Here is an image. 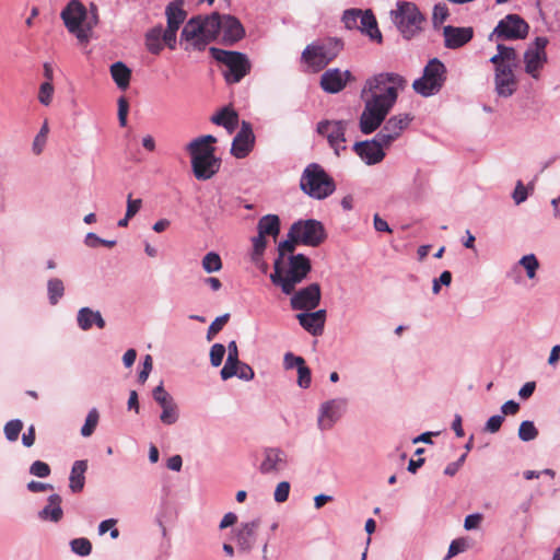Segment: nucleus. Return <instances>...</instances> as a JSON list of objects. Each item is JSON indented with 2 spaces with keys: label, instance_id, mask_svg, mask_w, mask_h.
<instances>
[{
  "label": "nucleus",
  "instance_id": "obj_30",
  "mask_svg": "<svg viewBox=\"0 0 560 560\" xmlns=\"http://www.w3.org/2000/svg\"><path fill=\"white\" fill-rule=\"evenodd\" d=\"M300 325L313 335H319L323 331L325 324V311L319 310L314 313L298 314Z\"/></svg>",
  "mask_w": 560,
  "mask_h": 560
},
{
  "label": "nucleus",
  "instance_id": "obj_55",
  "mask_svg": "<svg viewBox=\"0 0 560 560\" xmlns=\"http://www.w3.org/2000/svg\"><path fill=\"white\" fill-rule=\"evenodd\" d=\"M290 483L288 481H281L277 485L275 490V501L283 503L288 500L290 493Z\"/></svg>",
  "mask_w": 560,
  "mask_h": 560
},
{
  "label": "nucleus",
  "instance_id": "obj_14",
  "mask_svg": "<svg viewBox=\"0 0 560 560\" xmlns=\"http://www.w3.org/2000/svg\"><path fill=\"white\" fill-rule=\"evenodd\" d=\"M346 129L347 121L345 120H322L316 128L318 135L327 139L329 147L337 156L346 150Z\"/></svg>",
  "mask_w": 560,
  "mask_h": 560
},
{
  "label": "nucleus",
  "instance_id": "obj_49",
  "mask_svg": "<svg viewBox=\"0 0 560 560\" xmlns=\"http://www.w3.org/2000/svg\"><path fill=\"white\" fill-rule=\"evenodd\" d=\"M520 264L525 268L528 278L535 277L536 270L539 266L538 260L535 257V255L530 254V255L524 256L520 260Z\"/></svg>",
  "mask_w": 560,
  "mask_h": 560
},
{
  "label": "nucleus",
  "instance_id": "obj_26",
  "mask_svg": "<svg viewBox=\"0 0 560 560\" xmlns=\"http://www.w3.org/2000/svg\"><path fill=\"white\" fill-rule=\"evenodd\" d=\"M495 90L500 96L509 97L516 90V80L510 66L495 68Z\"/></svg>",
  "mask_w": 560,
  "mask_h": 560
},
{
  "label": "nucleus",
  "instance_id": "obj_23",
  "mask_svg": "<svg viewBox=\"0 0 560 560\" xmlns=\"http://www.w3.org/2000/svg\"><path fill=\"white\" fill-rule=\"evenodd\" d=\"M444 45L450 49H457L469 43L474 37L472 27L444 26Z\"/></svg>",
  "mask_w": 560,
  "mask_h": 560
},
{
  "label": "nucleus",
  "instance_id": "obj_51",
  "mask_svg": "<svg viewBox=\"0 0 560 560\" xmlns=\"http://www.w3.org/2000/svg\"><path fill=\"white\" fill-rule=\"evenodd\" d=\"M230 315L224 314L220 317H217L208 328L207 338L211 340L219 331L222 330L224 325L228 323Z\"/></svg>",
  "mask_w": 560,
  "mask_h": 560
},
{
  "label": "nucleus",
  "instance_id": "obj_36",
  "mask_svg": "<svg viewBox=\"0 0 560 560\" xmlns=\"http://www.w3.org/2000/svg\"><path fill=\"white\" fill-rule=\"evenodd\" d=\"M62 515L61 497L59 494H51L48 498V504L39 512V517L42 520L58 522L61 520Z\"/></svg>",
  "mask_w": 560,
  "mask_h": 560
},
{
  "label": "nucleus",
  "instance_id": "obj_31",
  "mask_svg": "<svg viewBox=\"0 0 560 560\" xmlns=\"http://www.w3.org/2000/svg\"><path fill=\"white\" fill-rule=\"evenodd\" d=\"M78 326L82 330H89L93 325H96L100 329L105 327V320L98 311H93L90 307H82L78 312Z\"/></svg>",
  "mask_w": 560,
  "mask_h": 560
},
{
  "label": "nucleus",
  "instance_id": "obj_58",
  "mask_svg": "<svg viewBox=\"0 0 560 560\" xmlns=\"http://www.w3.org/2000/svg\"><path fill=\"white\" fill-rule=\"evenodd\" d=\"M141 206H142V200L141 199H132L131 194H129L128 198H127V210H126L127 219L133 218L141 209Z\"/></svg>",
  "mask_w": 560,
  "mask_h": 560
},
{
  "label": "nucleus",
  "instance_id": "obj_45",
  "mask_svg": "<svg viewBox=\"0 0 560 560\" xmlns=\"http://www.w3.org/2000/svg\"><path fill=\"white\" fill-rule=\"evenodd\" d=\"M71 549L79 556H89L92 551V544L86 538H75L71 541Z\"/></svg>",
  "mask_w": 560,
  "mask_h": 560
},
{
  "label": "nucleus",
  "instance_id": "obj_63",
  "mask_svg": "<svg viewBox=\"0 0 560 560\" xmlns=\"http://www.w3.org/2000/svg\"><path fill=\"white\" fill-rule=\"evenodd\" d=\"M513 199L516 205H520L527 199V188L524 186V184L521 180H518L515 186V189L513 192Z\"/></svg>",
  "mask_w": 560,
  "mask_h": 560
},
{
  "label": "nucleus",
  "instance_id": "obj_50",
  "mask_svg": "<svg viewBox=\"0 0 560 560\" xmlns=\"http://www.w3.org/2000/svg\"><path fill=\"white\" fill-rule=\"evenodd\" d=\"M153 398L161 406H166L174 401L173 397L165 390L163 384H160L153 389Z\"/></svg>",
  "mask_w": 560,
  "mask_h": 560
},
{
  "label": "nucleus",
  "instance_id": "obj_11",
  "mask_svg": "<svg viewBox=\"0 0 560 560\" xmlns=\"http://www.w3.org/2000/svg\"><path fill=\"white\" fill-rule=\"evenodd\" d=\"M60 16L69 33L75 35L81 43L88 42V33L82 28L88 11L80 0H70L61 11Z\"/></svg>",
  "mask_w": 560,
  "mask_h": 560
},
{
  "label": "nucleus",
  "instance_id": "obj_56",
  "mask_svg": "<svg viewBox=\"0 0 560 560\" xmlns=\"http://www.w3.org/2000/svg\"><path fill=\"white\" fill-rule=\"evenodd\" d=\"M128 110V100L125 96H120L118 100V120L121 127H125L127 125Z\"/></svg>",
  "mask_w": 560,
  "mask_h": 560
},
{
  "label": "nucleus",
  "instance_id": "obj_41",
  "mask_svg": "<svg viewBox=\"0 0 560 560\" xmlns=\"http://www.w3.org/2000/svg\"><path fill=\"white\" fill-rule=\"evenodd\" d=\"M538 436V430L532 421H523L518 428V438L524 441H533Z\"/></svg>",
  "mask_w": 560,
  "mask_h": 560
},
{
  "label": "nucleus",
  "instance_id": "obj_64",
  "mask_svg": "<svg viewBox=\"0 0 560 560\" xmlns=\"http://www.w3.org/2000/svg\"><path fill=\"white\" fill-rule=\"evenodd\" d=\"M237 365H240V363L226 361L220 372L222 380L225 381V380H229V378L235 376L236 371H237Z\"/></svg>",
  "mask_w": 560,
  "mask_h": 560
},
{
  "label": "nucleus",
  "instance_id": "obj_39",
  "mask_svg": "<svg viewBox=\"0 0 560 560\" xmlns=\"http://www.w3.org/2000/svg\"><path fill=\"white\" fill-rule=\"evenodd\" d=\"M48 299L51 305H56L63 296L65 285L62 280L52 278L47 283Z\"/></svg>",
  "mask_w": 560,
  "mask_h": 560
},
{
  "label": "nucleus",
  "instance_id": "obj_34",
  "mask_svg": "<svg viewBox=\"0 0 560 560\" xmlns=\"http://www.w3.org/2000/svg\"><path fill=\"white\" fill-rule=\"evenodd\" d=\"M109 71L118 89L125 91L129 88L131 70L124 62L117 61L113 63Z\"/></svg>",
  "mask_w": 560,
  "mask_h": 560
},
{
  "label": "nucleus",
  "instance_id": "obj_18",
  "mask_svg": "<svg viewBox=\"0 0 560 560\" xmlns=\"http://www.w3.org/2000/svg\"><path fill=\"white\" fill-rule=\"evenodd\" d=\"M257 236L253 240V245H267L268 238L275 242L280 233V219L277 214H267L259 219L257 223Z\"/></svg>",
  "mask_w": 560,
  "mask_h": 560
},
{
  "label": "nucleus",
  "instance_id": "obj_3",
  "mask_svg": "<svg viewBox=\"0 0 560 560\" xmlns=\"http://www.w3.org/2000/svg\"><path fill=\"white\" fill-rule=\"evenodd\" d=\"M215 16L197 15L191 18L184 26L180 37L196 50H203L208 44L215 40Z\"/></svg>",
  "mask_w": 560,
  "mask_h": 560
},
{
  "label": "nucleus",
  "instance_id": "obj_28",
  "mask_svg": "<svg viewBox=\"0 0 560 560\" xmlns=\"http://www.w3.org/2000/svg\"><path fill=\"white\" fill-rule=\"evenodd\" d=\"M287 464V455L280 448H266L265 459L260 465L262 474L279 471L284 468Z\"/></svg>",
  "mask_w": 560,
  "mask_h": 560
},
{
  "label": "nucleus",
  "instance_id": "obj_8",
  "mask_svg": "<svg viewBox=\"0 0 560 560\" xmlns=\"http://www.w3.org/2000/svg\"><path fill=\"white\" fill-rule=\"evenodd\" d=\"M446 80V68L438 58L431 59L424 67L423 74L417 79L412 88L422 96H431L438 93Z\"/></svg>",
  "mask_w": 560,
  "mask_h": 560
},
{
  "label": "nucleus",
  "instance_id": "obj_29",
  "mask_svg": "<svg viewBox=\"0 0 560 560\" xmlns=\"http://www.w3.org/2000/svg\"><path fill=\"white\" fill-rule=\"evenodd\" d=\"M259 526L258 521L244 523L240 526L236 533V544L243 551H248L253 548L256 540V530Z\"/></svg>",
  "mask_w": 560,
  "mask_h": 560
},
{
  "label": "nucleus",
  "instance_id": "obj_21",
  "mask_svg": "<svg viewBox=\"0 0 560 560\" xmlns=\"http://www.w3.org/2000/svg\"><path fill=\"white\" fill-rule=\"evenodd\" d=\"M320 301V288L317 283H312L308 287L296 292L291 299V305L294 310L311 311L315 308Z\"/></svg>",
  "mask_w": 560,
  "mask_h": 560
},
{
  "label": "nucleus",
  "instance_id": "obj_16",
  "mask_svg": "<svg viewBox=\"0 0 560 560\" xmlns=\"http://www.w3.org/2000/svg\"><path fill=\"white\" fill-rule=\"evenodd\" d=\"M392 108L377 104L376 102L364 101V109L360 116V130L364 135L374 132L386 118Z\"/></svg>",
  "mask_w": 560,
  "mask_h": 560
},
{
  "label": "nucleus",
  "instance_id": "obj_47",
  "mask_svg": "<svg viewBox=\"0 0 560 560\" xmlns=\"http://www.w3.org/2000/svg\"><path fill=\"white\" fill-rule=\"evenodd\" d=\"M450 15L448 8L445 3H438L433 8L432 21L434 26L443 24Z\"/></svg>",
  "mask_w": 560,
  "mask_h": 560
},
{
  "label": "nucleus",
  "instance_id": "obj_25",
  "mask_svg": "<svg viewBox=\"0 0 560 560\" xmlns=\"http://www.w3.org/2000/svg\"><path fill=\"white\" fill-rule=\"evenodd\" d=\"M221 166V161L215 155L210 158L197 156L191 161L194 175L199 180H207L214 176Z\"/></svg>",
  "mask_w": 560,
  "mask_h": 560
},
{
  "label": "nucleus",
  "instance_id": "obj_48",
  "mask_svg": "<svg viewBox=\"0 0 560 560\" xmlns=\"http://www.w3.org/2000/svg\"><path fill=\"white\" fill-rule=\"evenodd\" d=\"M54 86L50 82H44L39 86L38 101L40 104L48 106L50 105L54 96Z\"/></svg>",
  "mask_w": 560,
  "mask_h": 560
},
{
  "label": "nucleus",
  "instance_id": "obj_9",
  "mask_svg": "<svg viewBox=\"0 0 560 560\" xmlns=\"http://www.w3.org/2000/svg\"><path fill=\"white\" fill-rule=\"evenodd\" d=\"M340 51L338 42L328 40L307 45L303 50L301 59L314 72L323 70L330 61H332Z\"/></svg>",
  "mask_w": 560,
  "mask_h": 560
},
{
  "label": "nucleus",
  "instance_id": "obj_15",
  "mask_svg": "<svg viewBox=\"0 0 560 560\" xmlns=\"http://www.w3.org/2000/svg\"><path fill=\"white\" fill-rule=\"evenodd\" d=\"M211 16H215L218 22V26L215 27V39L219 35H222L221 40L224 45H233L244 37L245 30L235 16L230 14H220L218 12L211 13Z\"/></svg>",
  "mask_w": 560,
  "mask_h": 560
},
{
  "label": "nucleus",
  "instance_id": "obj_12",
  "mask_svg": "<svg viewBox=\"0 0 560 560\" xmlns=\"http://www.w3.org/2000/svg\"><path fill=\"white\" fill-rule=\"evenodd\" d=\"M528 24L517 14H509L493 30L490 38L492 39H523L528 34Z\"/></svg>",
  "mask_w": 560,
  "mask_h": 560
},
{
  "label": "nucleus",
  "instance_id": "obj_5",
  "mask_svg": "<svg viewBox=\"0 0 560 560\" xmlns=\"http://www.w3.org/2000/svg\"><path fill=\"white\" fill-rule=\"evenodd\" d=\"M326 236L322 222L314 219L299 220L291 225L287 240L278 245H320Z\"/></svg>",
  "mask_w": 560,
  "mask_h": 560
},
{
  "label": "nucleus",
  "instance_id": "obj_32",
  "mask_svg": "<svg viewBox=\"0 0 560 560\" xmlns=\"http://www.w3.org/2000/svg\"><path fill=\"white\" fill-rule=\"evenodd\" d=\"M88 470V460H75L72 465L69 487L72 492H81L85 483V472Z\"/></svg>",
  "mask_w": 560,
  "mask_h": 560
},
{
  "label": "nucleus",
  "instance_id": "obj_19",
  "mask_svg": "<svg viewBox=\"0 0 560 560\" xmlns=\"http://www.w3.org/2000/svg\"><path fill=\"white\" fill-rule=\"evenodd\" d=\"M384 147L386 145L382 143L376 136L371 141L357 142L353 145V150L366 164L373 165L380 163L384 159Z\"/></svg>",
  "mask_w": 560,
  "mask_h": 560
},
{
  "label": "nucleus",
  "instance_id": "obj_40",
  "mask_svg": "<svg viewBox=\"0 0 560 560\" xmlns=\"http://www.w3.org/2000/svg\"><path fill=\"white\" fill-rule=\"evenodd\" d=\"M162 413L160 416L161 421L164 424L171 425L174 424L178 420V409L174 401L170 402L166 406L161 407Z\"/></svg>",
  "mask_w": 560,
  "mask_h": 560
},
{
  "label": "nucleus",
  "instance_id": "obj_59",
  "mask_svg": "<svg viewBox=\"0 0 560 560\" xmlns=\"http://www.w3.org/2000/svg\"><path fill=\"white\" fill-rule=\"evenodd\" d=\"M304 363H305V360L302 357L294 355L291 352H288L284 354L283 364H284V368L288 370L294 369V368L298 369V368L302 366Z\"/></svg>",
  "mask_w": 560,
  "mask_h": 560
},
{
  "label": "nucleus",
  "instance_id": "obj_17",
  "mask_svg": "<svg viewBox=\"0 0 560 560\" xmlns=\"http://www.w3.org/2000/svg\"><path fill=\"white\" fill-rule=\"evenodd\" d=\"M412 117L409 114H398L390 117L377 133V139L385 145H390L409 126Z\"/></svg>",
  "mask_w": 560,
  "mask_h": 560
},
{
  "label": "nucleus",
  "instance_id": "obj_10",
  "mask_svg": "<svg viewBox=\"0 0 560 560\" xmlns=\"http://www.w3.org/2000/svg\"><path fill=\"white\" fill-rule=\"evenodd\" d=\"M342 21L347 28L359 30L366 34L372 40L382 43V33L378 30L377 21L371 10H347L343 13Z\"/></svg>",
  "mask_w": 560,
  "mask_h": 560
},
{
  "label": "nucleus",
  "instance_id": "obj_20",
  "mask_svg": "<svg viewBox=\"0 0 560 560\" xmlns=\"http://www.w3.org/2000/svg\"><path fill=\"white\" fill-rule=\"evenodd\" d=\"M255 136L248 122L243 121L241 130L232 142L231 153L236 159L246 158L254 148Z\"/></svg>",
  "mask_w": 560,
  "mask_h": 560
},
{
  "label": "nucleus",
  "instance_id": "obj_44",
  "mask_svg": "<svg viewBox=\"0 0 560 560\" xmlns=\"http://www.w3.org/2000/svg\"><path fill=\"white\" fill-rule=\"evenodd\" d=\"M49 132L48 122L44 121L39 132L36 135L34 141H33V152L35 154H40L44 150V147L46 144L47 136Z\"/></svg>",
  "mask_w": 560,
  "mask_h": 560
},
{
  "label": "nucleus",
  "instance_id": "obj_37",
  "mask_svg": "<svg viewBox=\"0 0 560 560\" xmlns=\"http://www.w3.org/2000/svg\"><path fill=\"white\" fill-rule=\"evenodd\" d=\"M498 54L494 55L490 61L495 65V68L499 66H510L512 69L516 66L517 54L514 48L508 47L502 44H498Z\"/></svg>",
  "mask_w": 560,
  "mask_h": 560
},
{
  "label": "nucleus",
  "instance_id": "obj_22",
  "mask_svg": "<svg viewBox=\"0 0 560 560\" xmlns=\"http://www.w3.org/2000/svg\"><path fill=\"white\" fill-rule=\"evenodd\" d=\"M351 79V72L338 68L329 69L322 74L320 86L325 92L338 93L342 91Z\"/></svg>",
  "mask_w": 560,
  "mask_h": 560
},
{
  "label": "nucleus",
  "instance_id": "obj_6",
  "mask_svg": "<svg viewBox=\"0 0 560 560\" xmlns=\"http://www.w3.org/2000/svg\"><path fill=\"white\" fill-rule=\"evenodd\" d=\"M210 54L218 62L226 67L223 75L225 81L230 84L240 82L250 71V61L243 52L211 47Z\"/></svg>",
  "mask_w": 560,
  "mask_h": 560
},
{
  "label": "nucleus",
  "instance_id": "obj_43",
  "mask_svg": "<svg viewBox=\"0 0 560 560\" xmlns=\"http://www.w3.org/2000/svg\"><path fill=\"white\" fill-rule=\"evenodd\" d=\"M100 415L97 410L94 408L90 410V412L86 416L85 423L83 424L81 429V434L83 436H90L93 434L97 423H98Z\"/></svg>",
  "mask_w": 560,
  "mask_h": 560
},
{
  "label": "nucleus",
  "instance_id": "obj_13",
  "mask_svg": "<svg viewBox=\"0 0 560 560\" xmlns=\"http://www.w3.org/2000/svg\"><path fill=\"white\" fill-rule=\"evenodd\" d=\"M547 45L546 37H536L524 52L525 72L534 79L539 78L541 69L547 63Z\"/></svg>",
  "mask_w": 560,
  "mask_h": 560
},
{
  "label": "nucleus",
  "instance_id": "obj_2",
  "mask_svg": "<svg viewBox=\"0 0 560 560\" xmlns=\"http://www.w3.org/2000/svg\"><path fill=\"white\" fill-rule=\"evenodd\" d=\"M406 80L397 73H380L369 79L362 90L364 101L376 102L393 107L398 96V90L404 89Z\"/></svg>",
  "mask_w": 560,
  "mask_h": 560
},
{
  "label": "nucleus",
  "instance_id": "obj_60",
  "mask_svg": "<svg viewBox=\"0 0 560 560\" xmlns=\"http://www.w3.org/2000/svg\"><path fill=\"white\" fill-rule=\"evenodd\" d=\"M504 421V416L495 415L488 419L485 431L490 433H495L500 430L502 423Z\"/></svg>",
  "mask_w": 560,
  "mask_h": 560
},
{
  "label": "nucleus",
  "instance_id": "obj_4",
  "mask_svg": "<svg viewBox=\"0 0 560 560\" xmlns=\"http://www.w3.org/2000/svg\"><path fill=\"white\" fill-rule=\"evenodd\" d=\"M300 187L306 195L319 200L327 198L336 189L332 177L317 163H312L305 167L301 176Z\"/></svg>",
  "mask_w": 560,
  "mask_h": 560
},
{
  "label": "nucleus",
  "instance_id": "obj_62",
  "mask_svg": "<svg viewBox=\"0 0 560 560\" xmlns=\"http://www.w3.org/2000/svg\"><path fill=\"white\" fill-rule=\"evenodd\" d=\"M466 549V542L463 539H455L451 542L447 551L446 559H451L452 557L463 552Z\"/></svg>",
  "mask_w": 560,
  "mask_h": 560
},
{
  "label": "nucleus",
  "instance_id": "obj_42",
  "mask_svg": "<svg viewBox=\"0 0 560 560\" xmlns=\"http://www.w3.org/2000/svg\"><path fill=\"white\" fill-rule=\"evenodd\" d=\"M23 429V422L19 419L11 420L4 425V435L10 442H14L18 440L21 431Z\"/></svg>",
  "mask_w": 560,
  "mask_h": 560
},
{
  "label": "nucleus",
  "instance_id": "obj_24",
  "mask_svg": "<svg viewBox=\"0 0 560 560\" xmlns=\"http://www.w3.org/2000/svg\"><path fill=\"white\" fill-rule=\"evenodd\" d=\"M346 405L347 401L345 399H334L324 404L318 419L319 428L322 430L331 429L334 423L341 417Z\"/></svg>",
  "mask_w": 560,
  "mask_h": 560
},
{
  "label": "nucleus",
  "instance_id": "obj_46",
  "mask_svg": "<svg viewBox=\"0 0 560 560\" xmlns=\"http://www.w3.org/2000/svg\"><path fill=\"white\" fill-rule=\"evenodd\" d=\"M202 266L207 272L218 271L222 267L221 258L215 253H208L202 260Z\"/></svg>",
  "mask_w": 560,
  "mask_h": 560
},
{
  "label": "nucleus",
  "instance_id": "obj_1",
  "mask_svg": "<svg viewBox=\"0 0 560 560\" xmlns=\"http://www.w3.org/2000/svg\"><path fill=\"white\" fill-rule=\"evenodd\" d=\"M295 248L278 247L279 255L275 260V271L271 275V281L281 285L285 294L292 293L296 283L311 271L310 259L302 254H294Z\"/></svg>",
  "mask_w": 560,
  "mask_h": 560
},
{
  "label": "nucleus",
  "instance_id": "obj_53",
  "mask_svg": "<svg viewBox=\"0 0 560 560\" xmlns=\"http://www.w3.org/2000/svg\"><path fill=\"white\" fill-rule=\"evenodd\" d=\"M225 354V347L221 343H214L210 350V362L213 366H219L222 363Z\"/></svg>",
  "mask_w": 560,
  "mask_h": 560
},
{
  "label": "nucleus",
  "instance_id": "obj_54",
  "mask_svg": "<svg viewBox=\"0 0 560 560\" xmlns=\"http://www.w3.org/2000/svg\"><path fill=\"white\" fill-rule=\"evenodd\" d=\"M298 385L302 388H308L311 385L312 376L311 370L304 363L302 366L298 368Z\"/></svg>",
  "mask_w": 560,
  "mask_h": 560
},
{
  "label": "nucleus",
  "instance_id": "obj_52",
  "mask_svg": "<svg viewBox=\"0 0 560 560\" xmlns=\"http://www.w3.org/2000/svg\"><path fill=\"white\" fill-rule=\"evenodd\" d=\"M30 472L39 478H46L50 475V467L47 463L35 460L31 467Z\"/></svg>",
  "mask_w": 560,
  "mask_h": 560
},
{
  "label": "nucleus",
  "instance_id": "obj_35",
  "mask_svg": "<svg viewBox=\"0 0 560 560\" xmlns=\"http://www.w3.org/2000/svg\"><path fill=\"white\" fill-rule=\"evenodd\" d=\"M211 121L218 126L224 127L230 133H232L237 127L238 116L233 109L224 107L211 117Z\"/></svg>",
  "mask_w": 560,
  "mask_h": 560
},
{
  "label": "nucleus",
  "instance_id": "obj_33",
  "mask_svg": "<svg viewBox=\"0 0 560 560\" xmlns=\"http://www.w3.org/2000/svg\"><path fill=\"white\" fill-rule=\"evenodd\" d=\"M167 26L178 30L184 23L187 13L183 9V0H176L167 4L165 9Z\"/></svg>",
  "mask_w": 560,
  "mask_h": 560
},
{
  "label": "nucleus",
  "instance_id": "obj_27",
  "mask_svg": "<svg viewBox=\"0 0 560 560\" xmlns=\"http://www.w3.org/2000/svg\"><path fill=\"white\" fill-rule=\"evenodd\" d=\"M215 142L217 138L211 135L201 136L190 141L186 150L190 154L191 161H195L197 156L210 158L214 155L215 148L212 144Z\"/></svg>",
  "mask_w": 560,
  "mask_h": 560
},
{
  "label": "nucleus",
  "instance_id": "obj_61",
  "mask_svg": "<svg viewBox=\"0 0 560 560\" xmlns=\"http://www.w3.org/2000/svg\"><path fill=\"white\" fill-rule=\"evenodd\" d=\"M235 375L241 380L250 381L254 378L255 373H254V370L248 364L240 362V365H237V371H236Z\"/></svg>",
  "mask_w": 560,
  "mask_h": 560
},
{
  "label": "nucleus",
  "instance_id": "obj_57",
  "mask_svg": "<svg viewBox=\"0 0 560 560\" xmlns=\"http://www.w3.org/2000/svg\"><path fill=\"white\" fill-rule=\"evenodd\" d=\"M177 31L178 30L168 26L165 31L162 30V43H164L170 49H175L176 47Z\"/></svg>",
  "mask_w": 560,
  "mask_h": 560
},
{
  "label": "nucleus",
  "instance_id": "obj_7",
  "mask_svg": "<svg viewBox=\"0 0 560 560\" xmlns=\"http://www.w3.org/2000/svg\"><path fill=\"white\" fill-rule=\"evenodd\" d=\"M392 19L398 31L406 39L416 36L422 28L424 16L412 2H398L397 9L392 11Z\"/></svg>",
  "mask_w": 560,
  "mask_h": 560
},
{
  "label": "nucleus",
  "instance_id": "obj_38",
  "mask_svg": "<svg viewBox=\"0 0 560 560\" xmlns=\"http://www.w3.org/2000/svg\"><path fill=\"white\" fill-rule=\"evenodd\" d=\"M161 36L162 27H154L145 35V47L153 55H159L163 49Z\"/></svg>",
  "mask_w": 560,
  "mask_h": 560
}]
</instances>
